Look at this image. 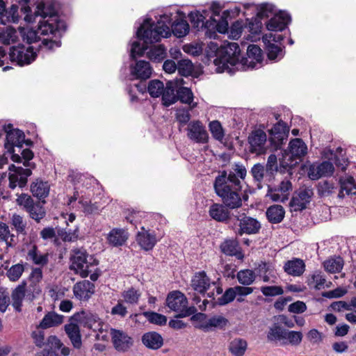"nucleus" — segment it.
I'll list each match as a JSON object with an SVG mask.
<instances>
[{
	"label": "nucleus",
	"mask_w": 356,
	"mask_h": 356,
	"mask_svg": "<svg viewBox=\"0 0 356 356\" xmlns=\"http://www.w3.org/2000/svg\"><path fill=\"white\" fill-rule=\"evenodd\" d=\"M71 260L73 268L82 277H88L92 271L90 268L97 266L99 264L96 259L91 255H88L83 248L74 249L71 256Z\"/></svg>",
	"instance_id": "nucleus-9"
},
{
	"label": "nucleus",
	"mask_w": 356,
	"mask_h": 356,
	"mask_svg": "<svg viewBox=\"0 0 356 356\" xmlns=\"http://www.w3.org/2000/svg\"><path fill=\"white\" fill-rule=\"evenodd\" d=\"M261 19L258 17L254 19L252 18L250 20L247 19V24L245 28L252 34L257 35L259 33L262 26Z\"/></svg>",
	"instance_id": "nucleus-57"
},
{
	"label": "nucleus",
	"mask_w": 356,
	"mask_h": 356,
	"mask_svg": "<svg viewBox=\"0 0 356 356\" xmlns=\"http://www.w3.org/2000/svg\"><path fill=\"white\" fill-rule=\"evenodd\" d=\"M323 266L329 273H338L343 268V260L341 257L330 258L323 262Z\"/></svg>",
	"instance_id": "nucleus-42"
},
{
	"label": "nucleus",
	"mask_w": 356,
	"mask_h": 356,
	"mask_svg": "<svg viewBox=\"0 0 356 356\" xmlns=\"http://www.w3.org/2000/svg\"><path fill=\"white\" fill-rule=\"evenodd\" d=\"M305 264L302 260L296 259L291 261H287L284 266V270L289 275L293 276H300L305 271Z\"/></svg>",
	"instance_id": "nucleus-36"
},
{
	"label": "nucleus",
	"mask_w": 356,
	"mask_h": 356,
	"mask_svg": "<svg viewBox=\"0 0 356 356\" xmlns=\"http://www.w3.org/2000/svg\"><path fill=\"white\" fill-rule=\"evenodd\" d=\"M65 331L74 348L79 349L82 346L79 327L75 323L66 324Z\"/></svg>",
	"instance_id": "nucleus-30"
},
{
	"label": "nucleus",
	"mask_w": 356,
	"mask_h": 356,
	"mask_svg": "<svg viewBox=\"0 0 356 356\" xmlns=\"http://www.w3.org/2000/svg\"><path fill=\"white\" fill-rule=\"evenodd\" d=\"M266 46V54L268 59L271 60H280L284 56L283 48L279 47L275 43H264Z\"/></svg>",
	"instance_id": "nucleus-44"
},
{
	"label": "nucleus",
	"mask_w": 356,
	"mask_h": 356,
	"mask_svg": "<svg viewBox=\"0 0 356 356\" xmlns=\"http://www.w3.org/2000/svg\"><path fill=\"white\" fill-rule=\"evenodd\" d=\"M25 286L24 282L19 284L12 292V305L15 311L20 312L22 311V302L25 296Z\"/></svg>",
	"instance_id": "nucleus-34"
},
{
	"label": "nucleus",
	"mask_w": 356,
	"mask_h": 356,
	"mask_svg": "<svg viewBox=\"0 0 356 356\" xmlns=\"http://www.w3.org/2000/svg\"><path fill=\"white\" fill-rule=\"evenodd\" d=\"M78 228L74 230L65 228H57V240L60 239L65 243H73L78 238Z\"/></svg>",
	"instance_id": "nucleus-40"
},
{
	"label": "nucleus",
	"mask_w": 356,
	"mask_h": 356,
	"mask_svg": "<svg viewBox=\"0 0 356 356\" xmlns=\"http://www.w3.org/2000/svg\"><path fill=\"white\" fill-rule=\"evenodd\" d=\"M248 348L246 340L241 338L233 339L229 346V352L234 356H243Z\"/></svg>",
	"instance_id": "nucleus-39"
},
{
	"label": "nucleus",
	"mask_w": 356,
	"mask_h": 356,
	"mask_svg": "<svg viewBox=\"0 0 356 356\" xmlns=\"http://www.w3.org/2000/svg\"><path fill=\"white\" fill-rule=\"evenodd\" d=\"M152 73V68L149 62L138 60L131 66V74L137 79L146 80Z\"/></svg>",
	"instance_id": "nucleus-25"
},
{
	"label": "nucleus",
	"mask_w": 356,
	"mask_h": 356,
	"mask_svg": "<svg viewBox=\"0 0 356 356\" xmlns=\"http://www.w3.org/2000/svg\"><path fill=\"white\" fill-rule=\"evenodd\" d=\"M129 238L127 230L120 228L113 229L108 235L110 245H123Z\"/></svg>",
	"instance_id": "nucleus-35"
},
{
	"label": "nucleus",
	"mask_w": 356,
	"mask_h": 356,
	"mask_svg": "<svg viewBox=\"0 0 356 356\" xmlns=\"http://www.w3.org/2000/svg\"><path fill=\"white\" fill-rule=\"evenodd\" d=\"M261 291L265 296H275L283 294L284 290L280 286H261Z\"/></svg>",
	"instance_id": "nucleus-63"
},
{
	"label": "nucleus",
	"mask_w": 356,
	"mask_h": 356,
	"mask_svg": "<svg viewBox=\"0 0 356 356\" xmlns=\"http://www.w3.org/2000/svg\"><path fill=\"white\" fill-rule=\"evenodd\" d=\"M228 22L222 17L217 20L215 17L210 16L209 19L206 21L205 35L209 38H215L216 36V31L220 33H225L228 30Z\"/></svg>",
	"instance_id": "nucleus-19"
},
{
	"label": "nucleus",
	"mask_w": 356,
	"mask_h": 356,
	"mask_svg": "<svg viewBox=\"0 0 356 356\" xmlns=\"http://www.w3.org/2000/svg\"><path fill=\"white\" fill-rule=\"evenodd\" d=\"M18 151V149L17 150ZM19 154L21 157L20 161L17 163H21L23 161V165L27 168H31V170L35 168V164L34 163L30 162V161L33 158V152L29 149H20V152H16Z\"/></svg>",
	"instance_id": "nucleus-49"
},
{
	"label": "nucleus",
	"mask_w": 356,
	"mask_h": 356,
	"mask_svg": "<svg viewBox=\"0 0 356 356\" xmlns=\"http://www.w3.org/2000/svg\"><path fill=\"white\" fill-rule=\"evenodd\" d=\"M221 251L229 256H234L239 260H243L244 254L239 246H220Z\"/></svg>",
	"instance_id": "nucleus-61"
},
{
	"label": "nucleus",
	"mask_w": 356,
	"mask_h": 356,
	"mask_svg": "<svg viewBox=\"0 0 356 356\" xmlns=\"http://www.w3.org/2000/svg\"><path fill=\"white\" fill-rule=\"evenodd\" d=\"M307 153V146L301 138H293L289 142L288 148L284 150L280 160V169L282 172L291 175V169L301 162Z\"/></svg>",
	"instance_id": "nucleus-4"
},
{
	"label": "nucleus",
	"mask_w": 356,
	"mask_h": 356,
	"mask_svg": "<svg viewBox=\"0 0 356 356\" xmlns=\"http://www.w3.org/2000/svg\"><path fill=\"white\" fill-rule=\"evenodd\" d=\"M336 186L332 181L323 180L318 184V193L320 196L327 197L332 194Z\"/></svg>",
	"instance_id": "nucleus-45"
},
{
	"label": "nucleus",
	"mask_w": 356,
	"mask_h": 356,
	"mask_svg": "<svg viewBox=\"0 0 356 356\" xmlns=\"http://www.w3.org/2000/svg\"><path fill=\"white\" fill-rule=\"evenodd\" d=\"M4 130L6 133L4 144L6 152L10 154L11 159L14 162L20 161L21 157L19 154L16 153V149H18V152H20V149L22 148L23 144L25 142L24 133L18 129H13V124H11L5 126Z\"/></svg>",
	"instance_id": "nucleus-7"
},
{
	"label": "nucleus",
	"mask_w": 356,
	"mask_h": 356,
	"mask_svg": "<svg viewBox=\"0 0 356 356\" xmlns=\"http://www.w3.org/2000/svg\"><path fill=\"white\" fill-rule=\"evenodd\" d=\"M286 329L283 328L277 323H274L270 328L267 334L268 341L273 342L284 340Z\"/></svg>",
	"instance_id": "nucleus-41"
},
{
	"label": "nucleus",
	"mask_w": 356,
	"mask_h": 356,
	"mask_svg": "<svg viewBox=\"0 0 356 356\" xmlns=\"http://www.w3.org/2000/svg\"><path fill=\"white\" fill-rule=\"evenodd\" d=\"M302 337L301 332L286 330L284 340L293 346H298L301 343Z\"/></svg>",
	"instance_id": "nucleus-58"
},
{
	"label": "nucleus",
	"mask_w": 356,
	"mask_h": 356,
	"mask_svg": "<svg viewBox=\"0 0 356 356\" xmlns=\"http://www.w3.org/2000/svg\"><path fill=\"white\" fill-rule=\"evenodd\" d=\"M209 131L213 138L222 141L225 136L224 129L218 120H213L209 124Z\"/></svg>",
	"instance_id": "nucleus-46"
},
{
	"label": "nucleus",
	"mask_w": 356,
	"mask_h": 356,
	"mask_svg": "<svg viewBox=\"0 0 356 356\" xmlns=\"http://www.w3.org/2000/svg\"><path fill=\"white\" fill-rule=\"evenodd\" d=\"M246 168L241 163H235L232 170H222L216 177L213 188L222 203L230 209H237L243 205L244 195L241 179L246 176Z\"/></svg>",
	"instance_id": "nucleus-3"
},
{
	"label": "nucleus",
	"mask_w": 356,
	"mask_h": 356,
	"mask_svg": "<svg viewBox=\"0 0 356 356\" xmlns=\"http://www.w3.org/2000/svg\"><path fill=\"white\" fill-rule=\"evenodd\" d=\"M140 229L136 236L138 245H155L159 241L154 231L146 229L144 227H142Z\"/></svg>",
	"instance_id": "nucleus-32"
},
{
	"label": "nucleus",
	"mask_w": 356,
	"mask_h": 356,
	"mask_svg": "<svg viewBox=\"0 0 356 356\" xmlns=\"http://www.w3.org/2000/svg\"><path fill=\"white\" fill-rule=\"evenodd\" d=\"M238 221L241 233L254 234L258 233L261 229V224L256 218L248 216L244 213L236 214L233 224L235 225Z\"/></svg>",
	"instance_id": "nucleus-16"
},
{
	"label": "nucleus",
	"mask_w": 356,
	"mask_h": 356,
	"mask_svg": "<svg viewBox=\"0 0 356 356\" xmlns=\"http://www.w3.org/2000/svg\"><path fill=\"white\" fill-rule=\"evenodd\" d=\"M208 12L207 10H203V13H200V11L191 12L188 15V18L193 25V26L197 30L204 29L207 31L206 28V17Z\"/></svg>",
	"instance_id": "nucleus-38"
},
{
	"label": "nucleus",
	"mask_w": 356,
	"mask_h": 356,
	"mask_svg": "<svg viewBox=\"0 0 356 356\" xmlns=\"http://www.w3.org/2000/svg\"><path fill=\"white\" fill-rule=\"evenodd\" d=\"M248 57H241V64L248 68L254 69L262 61V51L256 44H250L247 49Z\"/></svg>",
	"instance_id": "nucleus-22"
},
{
	"label": "nucleus",
	"mask_w": 356,
	"mask_h": 356,
	"mask_svg": "<svg viewBox=\"0 0 356 356\" xmlns=\"http://www.w3.org/2000/svg\"><path fill=\"white\" fill-rule=\"evenodd\" d=\"M240 53L241 49L237 43H229L225 48L224 55L221 58L223 65L229 64L231 66H235L241 64V56Z\"/></svg>",
	"instance_id": "nucleus-20"
},
{
	"label": "nucleus",
	"mask_w": 356,
	"mask_h": 356,
	"mask_svg": "<svg viewBox=\"0 0 356 356\" xmlns=\"http://www.w3.org/2000/svg\"><path fill=\"white\" fill-rule=\"evenodd\" d=\"M15 236L10 234L8 226L3 222H0V243L6 242V245H12L14 243Z\"/></svg>",
	"instance_id": "nucleus-51"
},
{
	"label": "nucleus",
	"mask_w": 356,
	"mask_h": 356,
	"mask_svg": "<svg viewBox=\"0 0 356 356\" xmlns=\"http://www.w3.org/2000/svg\"><path fill=\"white\" fill-rule=\"evenodd\" d=\"M192 109L190 108H180L177 110L176 112V119L177 121L182 124H187L190 120H191V114L190 111Z\"/></svg>",
	"instance_id": "nucleus-64"
},
{
	"label": "nucleus",
	"mask_w": 356,
	"mask_h": 356,
	"mask_svg": "<svg viewBox=\"0 0 356 356\" xmlns=\"http://www.w3.org/2000/svg\"><path fill=\"white\" fill-rule=\"evenodd\" d=\"M289 128L282 120H280L270 130V144L275 149H280L288 138Z\"/></svg>",
	"instance_id": "nucleus-13"
},
{
	"label": "nucleus",
	"mask_w": 356,
	"mask_h": 356,
	"mask_svg": "<svg viewBox=\"0 0 356 356\" xmlns=\"http://www.w3.org/2000/svg\"><path fill=\"white\" fill-rule=\"evenodd\" d=\"M257 16L259 18L273 16L266 23V28L270 31H282L291 22V16L286 12L275 13V6L268 3H264L257 8Z\"/></svg>",
	"instance_id": "nucleus-5"
},
{
	"label": "nucleus",
	"mask_w": 356,
	"mask_h": 356,
	"mask_svg": "<svg viewBox=\"0 0 356 356\" xmlns=\"http://www.w3.org/2000/svg\"><path fill=\"white\" fill-rule=\"evenodd\" d=\"M182 83L183 80L181 79H177L175 80L168 81L166 83L165 87L163 86L161 97L162 103L165 106H170L177 101V90Z\"/></svg>",
	"instance_id": "nucleus-18"
},
{
	"label": "nucleus",
	"mask_w": 356,
	"mask_h": 356,
	"mask_svg": "<svg viewBox=\"0 0 356 356\" xmlns=\"http://www.w3.org/2000/svg\"><path fill=\"white\" fill-rule=\"evenodd\" d=\"M142 343L148 349L158 350L163 345L162 336L156 332H148L143 334Z\"/></svg>",
	"instance_id": "nucleus-26"
},
{
	"label": "nucleus",
	"mask_w": 356,
	"mask_h": 356,
	"mask_svg": "<svg viewBox=\"0 0 356 356\" xmlns=\"http://www.w3.org/2000/svg\"><path fill=\"white\" fill-rule=\"evenodd\" d=\"M177 100H179L181 103L188 104L191 109H193L197 105L196 102H193V93L191 90L187 87H179L177 90Z\"/></svg>",
	"instance_id": "nucleus-37"
},
{
	"label": "nucleus",
	"mask_w": 356,
	"mask_h": 356,
	"mask_svg": "<svg viewBox=\"0 0 356 356\" xmlns=\"http://www.w3.org/2000/svg\"><path fill=\"white\" fill-rule=\"evenodd\" d=\"M166 304L171 310L179 313L177 316V318L187 317L197 312V309L194 306H187L186 297L179 291H172L168 295Z\"/></svg>",
	"instance_id": "nucleus-8"
},
{
	"label": "nucleus",
	"mask_w": 356,
	"mask_h": 356,
	"mask_svg": "<svg viewBox=\"0 0 356 356\" xmlns=\"http://www.w3.org/2000/svg\"><path fill=\"white\" fill-rule=\"evenodd\" d=\"M209 215L213 220L227 225L234 222L236 216L223 203L212 204L209 209Z\"/></svg>",
	"instance_id": "nucleus-12"
},
{
	"label": "nucleus",
	"mask_w": 356,
	"mask_h": 356,
	"mask_svg": "<svg viewBox=\"0 0 356 356\" xmlns=\"http://www.w3.org/2000/svg\"><path fill=\"white\" fill-rule=\"evenodd\" d=\"M236 297V293L234 287L227 289L224 294L220 297L217 303L219 305H225L231 302H232Z\"/></svg>",
	"instance_id": "nucleus-62"
},
{
	"label": "nucleus",
	"mask_w": 356,
	"mask_h": 356,
	"mask_svg": "<svg viewBox=\"0 0 356 356\" xmlns=\"http://www.w3.org/2000/svg\"><path fill=\"white\" fill-rule=\"evenodd\" d=\"M266 142V134L261 129H257L252 131L248 136L250 152L252 153H263L264 152V145Z\"/></svg>",
	"instance_id": "nucleus-23"
},
{
	"label": "nucleus",
	"mask_w": 356,
	"mask_h": 356,
	"mask_svg": "<svg viewBox=\"0 0 356 356\" xmlns=\"http://www.w3.org/2000/svg\"><path fill=\"white\" fill-rule=\"evenodd\" d=\"M144 316L150 323L156 325H163L167 322V317L165 316L156 312H146L144 313Z\"/></svg>",
	"instance_id": "nucleus-55"
},
{
	"label": "nucleus",
	"mask_w": 356,
	"mask_h": 356,
	"mask_svg": "<svg viewBox=\"0 0 356 356\" xmlns=\"http://www.w3.org/2000/svg\"><path fill=\"white\" fill-rule=\"evenodd\" d=\"M110 335L113 348L119 353H127L134 346L133 337L122 330L111 328Z\"/></svg>",
	"instance_id": "nucleus-11"
},
{
	"label": "nucleus",
	"mask_w": 356,
	"mask_h": 356,
	"mask_svg": "<svg viewBox=\"0 0 356 356\" xmlns=\"http://www.w3.org/2000/svg\"><path fill=\"white\" fill-rule=\"evenodd\" d=\"M50 185L48 181L41 179H36L30 186V191L34 197L39 200L44 199L49 195Z\"/></svg>",
	"instance_id": "nucleus-27"
},
{
	"label": "nucleus",
	"mask_w": 356,
	"mask_h": 356,
	"mask_svg": "<svg viewBox=\"0 0 356 356\" xmlns=\"http://www.w3.org/2000/svg\"><path fill=\"white\" fill-rule=\"evenodd\" d=\"M292 190V184L288 179H284L278 186H268L266 196L273 202H284L288 200L289 192Z\"/></svg>",
	"instance_id": "nucleus-15"
},
{
	"label": "nucleus",
	"mask_w": 356,
	"mask_h": 356,
	"mask_svg": "<svg viewBox=\"0 0 356 356\" xmlns=\"http://www.w3.org/2000/svg\"><path fill=\"white\" fill-rule=\"evenodd\" d=\"M161 19L154 24L151 18H147L138 28L137 38L143 40L144 44L138 41L132 43L130 56L135 59L136 56H143L147 49V44L159 42L161 38H168L171 31L177 38H182L189 32V24L185 19H177L172 24L168 16L164 15Z\"/></svg>",
	"instance_id": "nucleus-2"
},
{
	"label": "nucleus",
	"mask_w": 356,
	"mask_h": 356,
	"mask_svg": "<svg viewBox=\"0 0 356 356\" xmlns=\"http://www.w3.org/2000/svg\"><path fill=\"white\" fill-rule=\"evenodd\" d=\"M334 170L332 163L325 161L317 165H312L308 170V176L312 180L321 177L331 176Z\"/></svg>",
	"instance_id": "nucleus-21"
},
{
	"label": "nucleus",
	"mask_w": 356,
	"mask_h": 356,
	"mask_svg": "<svg viewBox=\"0 0 356 356\" xmlns=\"http://www.w3.org/2000/svg\"><path fill=\"white\" fill-rule=\"evenodd\" d=\"M27 212L31 218L34 219L36 222H39L45 216L44 208L40 203H35L31 207Z\"/></svg>",
	"instance_id": "nucleus-53"
},
{
	"label": "nucleus",
	"mask_w": 356,
	"mask_h": 356,
	"mask_svg": "<svg viewBox=\"0 0 356 356\" xmlns=\"http://www.w3.org/2000/svg\"><path fill=\"white\" fill-rule=\"evenodd\" d=\"M64 316L56 314L54 312H48L42 319L39 324V327L47 329L52 327H56L63 322Z\"/></svg>",
	"instance_id": "nucleus-33"
},
{
	"label": "nucleus",
	"mask_w": 356,
	"mask_h": 356,
	"mask_svg": "<svg viewBox=\"0 0 356 356\" xmlns=\"http://www.w3.org/2000/svg\"><path fill=\"white\" fill-rule=\"evenodd\" d=\"M11 224L18 234H25L26 222L24 220L23 217L18 214H13L11 218Z\"/></svg>",
	"instance_id": "nucleus-59"
},
{
	"label": "nucleus",
	"mask_w": 356,
	"mask_h": 356,
	"mask_svg": "<svg viewBox=\"0 0 356 356\" xmlns=\"http://www.w3.org/2000/svg\"><path fill=\"white\" fill-rule=\"evenodd\" d=\"M237 279L239 283L248 286L252 284L254 281L255 273L249 269L241 270L237 273Z\"/></svg>",
	"instance_id": "nucleus-48"
},
{
	"label": "nucleus",
	"mask_w": 356,
	"mask_h": 356,
	"mask_svg": "<svg viewBox=\"0 0 356 356\" xmlns=\"http://www.w3.org/2000/svg\"><path fill=\"white\" fill-rule=\"evenodd\" d=\"M228 320L222 316H215L210 318L205 325V327L223 328L227 325Z\"/></svg>",
	"instance_id": "nucleus-60"
},
{
	"label": "nucleus",
	"mask_w": 356,
	"mask_h": 356,
	"mask_svg": "<svg viewBox=\"0 0 356 356\" xmlns=\"http://www.w3.org/2000/svg\"><path fill=\"white\" fill-rule=\"evenodd\" d=\"M187 136L197 143H207L209 140L208 133L200 120H194L188 123Z\"/></svg>",
	"instance_id": "nucleus-17"
},
{
	"label": "nucleus",
	"mask_w": 356,
	"mask_h": 356,
	"mask_svg": "<svg viewBox=\"0 0 356 356\" xmlns=\"http://www.w3.org/2000/svg\"><path fill=\"white\" fill-rule=\"evenodd\" d=\"M140 293L139 291L136 290L131 287L127 291H123L122 296L126 302L129 304H137L140 297Z\"/></svg>",
	"instance_id": "nucleus-52"
},
{
	"label": "nucleus",
	"mask_w": 356,
	"mask_h": 356,
	"mask_svg": "<svg viewBox=\"0 0 356 356\" xmlns=\"http://www.w3.org/2000/svg\"><path fill=\"white\" fill-rule=\"evenodd\" d=\"M2 56L7 57L3 63V66H2L3 70L7 71L12 68L11 66L8 65L9 64L19 66L29 65L35 60L37 53L31 46L26 47L24 45L19 44L10 47L8 54L3 48Z\"/></svg>",
	"instance_id": "nucleus-6"
},
{
	"label": "nucleus",
	"mask_w": 356,
	"mask_h": 356,
	"mask_svg": "<svg viewBox=\"0 0 356 356\" xmlns=\"http://www.w3.org/2000/svg\"><path fill=\"white\" fill-rule=\"evenodd\" d=\"M266 216L268 222L272 224H277L283 220L285 216V210L281 205L273 204L266 209Z\"/></svg>",
	"instance_id": "nucleus-31"
},
{
	"label": "nucleus",
	"mask_w": 356,
	"mask_h": 356,
	"mask_svg": "<svg viewBox=\"0 0 356 356\" xmlns=\"http://www.w3.org/2000/svg\"><path fill=\"white\" fill-rule=\"evenodd\" d=\"M24 270V266L21 264H17L12 266L7 271L6 275L10 281L15 282L18 280L22 276Z\"/></svg>",
	"instance_id": "nucleus-54"
},
{
	"label": "nucleus",
	"mask_w": 356,
	"mask_h": 356,
	"mask_svg": "<svg viewBox=\"0 0 356 356\" xmlns=\"http://www.w3.org/2000/svg\"><path fill=\"white\" fill-rule=\"evenodd\" d=\"M148 58L154 63H161L166 57V49L163 45L155 46L147 53Z\"/></svg>",
	"instance_id": "nucleus-43"
},
{
	"label": "nucleus",
	"mask_w": 356,
	"mask_h": 356,
	"mask_svg": "<svg viewBox=\"0 0 356 356\" xmlns=\"http://www.w3.org/2000/svg\"><path fill=\"white\" fill-rule=\"evenodd\" d=\"M340 191L338 194V197L341 199L344 198L346 195H353L355 193H353V189H356V181L353 177L350 175H346L339 178Z\"/></svg>",
	"instance_id": "nucleus-29"
},
{
	"label": "nucleus",
	"mask_w": 356,
	"mask_h": 356,
	"mask_svg": "<svg viewBox=\"0 0 356 356\" xmlns=\"http://www.w3.org/2000/svg\"><path fill=\"white\" fill-rule=\"evenodd\" d=\"M163 83L158 79L151 80L147 86V91L152 97H159L163 90Z\"/></svg>",
	"instance_id": "nucleus-47"
},
{
	"label": "nucleus",
	"mask_w": 356,
	"mask_h": 356,
	"mask_svg": "<svg viewBox=\"0 0 356 356\" xmlns=\"http://www.w3.org/2000/svg\"><path fill=\"white\" fill-rule=\"evenodd\" d=\"M73 319L78 321L81 325L94 332L103 331L104 323L96 314L90 312H81L73 316Z\"/></svg>",
	"instance_id": "nucleus-14"
},
{
	"label": "nucleus",
	"mask_w": 356,
	"mask_h": 356,
	"mask_svg": "<svg viewBox=\"0 0 356 356\" xmlns=\"http://www.w3.org/2000/svg\"><path fill=\"white\" fill-rule=\"evenodd\" d=\"M177 70L181 76H188L193 70V65L189 59H181L177 62Z\"/></svg>",
	"instance_id": "nucleus-50"
},
{
	"label": "nucleus",
	"mask_w": 356,
	"mask_h": 356,
	"mask_svg": "<svg viewBox=\"0 0 356 356\" xmlns=\"http://www.w3.org/2000/svg\"><path fill=\"white\" fill-rule=\"evenodd\" d=\"M9 188L15 189L16 187L24 188L28 182V177L32 175L31 168H24L21 166H16L11 164L8 167Z\"/></svg>",
	"instance_id": "nucleus-10"
},
{
	"label": "nucleus",
	"mask_w": 356,
	"mask_h": 356,
	"mask_svg": "<svg viewBox=\"0 0 356 356\" xmlns=\"http://www.w3.org/2000/svg\"><path fill=\"white\" fill-rule=\"evenodd\" d=\"M210 284V279L204 271L196 273L191 280V286L193 290L201 294L209 289Z\"/></svg>",
	"instance_id": "nucleus-28"
},
{
	"label": "nucleus",
	"mask_w": 356,
	"mask_h": 356,
	"mask_svg": "<svg viewBox=\"0 0 356 356\" xmlns=\"http://www.w3.org/2000/svg\"><path fill=\"white\" fill-rule=\"evenodd\" d=\"M21 11L25 14L24 20L29 23L36 22L38 17V29L24 30L22 38L29 44L40 40V35H47L48 38L42 40L40 47L48 50H54L61 45L60 38L66 29L65 22L61 20L57 14L54 6L50 2L43 1L38 2L34 15H31V8L29 6H22Z\"/></svg>",
	"instance_id": "nucleus-1"
},
{
	"label": "nucleus",
	"mask_w": 356,
	"mask_h": 356,
	"mask_svg": "<svg viewBox=\"0 0 356 356\" xmlns=\"http://www.w3.org/2000/svg\"><path fill=\"white\" fill-rule=\"evenodd\" d=\"M73 292L77 299L86 300L94 293L95 285L88 280H83L74 284Z\"/></svg>",
	"instance_id": "nucleus-24"
},
{
	"label": "nucleus",
	"mask_w": 356,
	"mask_h": 356,
	"mask_svg": "<svg viewBox=\"0 0 356 356\" xmlns=\"http://www.w3.org/2000/svg\"><path fill=\"white\" fill-rule=\"evenodd\" d=\"M29 257L35 264L45 265L48 262V254H38L37 246H33V249L29 252Z\"/></svg>",
	"instance_id": "nucleus-56"
}]
</instances>
